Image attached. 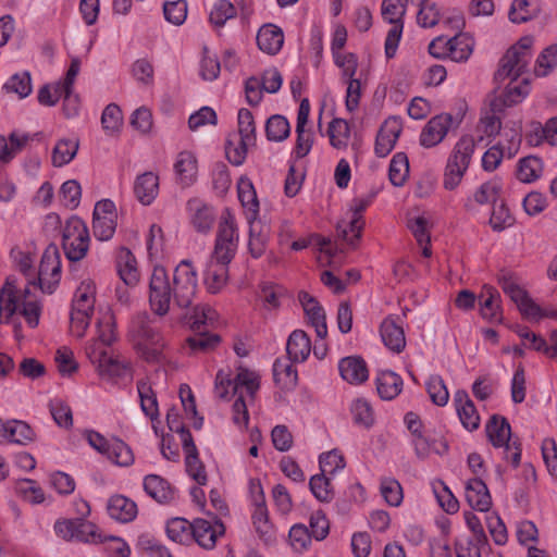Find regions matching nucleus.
<instances>
[{"mask_svg": "<svg viewBox=\"0 0 557 557\" xmlns=\"http://www.w3.org/2000/svg\"><path fill=\"white\" fill-rule=\"evenodd\" d=\"M196 292L197 273L189 260L181 261L175 268L172 283L163 267H154L149 282V304L157 315L169 312L172 298L178 308L193 309Z\"/></svg>", "mask_w": 557, "mask_h": 557, "instance_id": "nucleus-1", "label": "nucleus"}, {"mask_svg": "<svg viewBox=\"0 0 557 557\" xmlns=\"http://www.w3.org/2000/svg\"><path fill=\"white\" fill-rule=\"evenodd\" d=\"M214 311L207 305H195L184 315V322L189 325L194 335L186 338L188 347L194 352H208L213 350L221 342L218 334L207 332L208 320H213Z\"/></svg>", "mask_w": 557, "mask_h": 557, "instance_id": "nucleus-2", "label": "nucleus"}, {"mask_svg": "<svg viewBox=\"0 0 557 557\" xmlns=\"http://www.w3.org/2000/svg\"><path fill=\"white\" fill-rule=\"evenodd\" d=\"M475 149V140L471 135H463L454 146L448 157L443 186L447 190L455 189L467 172Z\"/></svg>", "mask_w": 557, "mask_h": 557, "instance_id": "nucleus-3", "label": "nucleus"}, {"mask_svg": "<svg viewBox=\"0 0 557 557\" xmlns=\"http://www.w3.org/2000/svg\"><path fill=\"white\" fill-rule=\"evenodd\" d=\"M237 247L238 233L235 216L230 208H225L220 218L210 260L228 265L236 255Z\"/></svg>", "mask_w": 557, "mask_h": 557, "instance_id": "nucleus-4", "label": "nucleus"}, {"mask_svg": "<svg viewBox=\"0 0 557 557\" xmlns=\"http://www.w3.org/2000/svg\"><path fill=\"white\" fill-rule=\"evenodd\" d=\"M485 433L495 448L505 449V459L517 468L521 460V444L518 441H511V426L508 420L500 414L491 416L485 425Z\"/></svg>", "mask_w": 557, "mask_h": 557, "instance_id": "nucleus-5", "label": "nucleus"}, {"mask_svg": "<svg viewBox=\"0 0 557 557\" xmlns=\"http://www.w3.org/2000/svg\"><path fill=\"white\" fill-rule=\"evenodd\" d=\"M89 232L85 222L77 218H71L63 227L62 248L70 261L82 260L89 247Z\"/></svg>", "mask_w": 557, "mask_h": 557, "instance_id": "nucleus-6", "label": "nucleus"}, {"mask_svg": "<svg viewBox=\"0 0 557 557\" xmlns=\"http://www.w3.org/2000/svg\"><path fill=\"white\" fill-rule=\"evenodd\" d=\"M61 280V258L58 246L50 244L44 251L38 275L29 285L38 286L42 293L53 294Z\"/></svg>", "mask_w": 557, "mask_h": 557, "instance_id": "nucleus-7", "label": "nucleus"}, {"mask_svg": "<svg viewBox=\"0 0 557 557\" xmlns=\"http://www.w3.org/2000/svg\"><path fill=\"white\" fill-rule=\"evenodd\" d=\"M375 194H370L366 197L354 198L350 210L352 212L349 222H339L336 226L338 237L345 240L351 247H356L361 238L364 227V220L362 216L363 211L371 205Z\"/></svg>", "mask_w": 557, "mask_h": 557, "instance_id": "nucleus-8", "label": "nucleus"}, {"mask_svg": "<svg viewBox=\"0 0 557 557\" xmlns=\"http://www.w3.org/2000/svg\"><path fill=\"white\" fill-rule=\"evenodd\" d=\"M250 487L252 492L258 490V497L255 498L256 509L252 513V524L260 540L265 544H272L275 541V531L269 521L262 485L259 480H250Z\"/></svg>", "mask_w": 557, "mask_h": 557, "instance_id": "nucleus-9", "label": "nucleus"}, {"mask_svg": "<svg viewBox=\"0 0 557 557\" xmlns=\"http://www.w3.org/2000/svg\"><path fill=\"white\" fill-rule=\"evenodd\" d=\"M451 124L453 116L449 113L433 116L422 128L420 145L424 148L435 147L445 138Z\"/></svg>", "mask_w": 557, "mask_h": 557, "instance_id": "nucleus-10", "label": "nucleus"}, {"mask_svg": "<svg viewBox=\"0 0 557 557\" xmlns=\"http://www.w3.org/2000/svg\"><path fill=\"white\" fill-rule=\"evenodd\" d=\"M401 133V122L396 116H391L384 121L380 127L374 145L375 154L384 158L394 149L395 144Z\"/></svg>", "mask_w": 557, "mask_h": 557, "instance_id": "nucleus-11", "label": "nucleus"}, {"mask_svg": "<svg viewBox=\"0 0 557 557\" xmlns=\"http://www.w3.org/2000/svg\"><path fill=\"white\" fill-rule=\"evenodd\" d=\"M191 530L193 541L206 549H212L216 539L225 533V527L220 519H215L214 523L201 518L195 519Z\"/></svg>", "mask_w": 557, "mask_h": 557, "instance_id": "nucleus-12", "label": "nucleus"}, {"mask_svg": "<svg viewBox=\"0 0 557 557\" xmlns=\"http://www.w3.org/2000/svg\"><path fill=\"white\" fill-rule=\"evenodd\" d=\"M298 300L301 304L306 315L314 327L318 337L324 338L327 335L326 317L324 309L319 301L309 293L301 290L298 294Z\"/></svg>", "mask_w": 557, "mask_h": 557, "instance_id": "nucleus-13", "label": "nucleus"}, {"mask_svg": "<svg viewBox=\"0 0 557 557\" xmlns=\"http://www.w3.org/2000/svg\"><path fill=\"white\" fill-rule=\"evenodd\" d=\"M187 209L190 213V222L198 233L206 234L211 231L216 218L212 206L199 199H190L187 202Z\"/></svg>", "mask_w": 557, "mask_h": 557, "instance_id": "nucleus-14", "label": "nucleus"}, {"mask_svg": "<svg viewBox=\"0 0 557 557\" xmlns=\"http://www.w3.org/2000/svg\"><path fill=\"white\" fill-rule=\"evenodd\" d=\"M454 403L461 424L469 431H474L480 426V416L465 389H458L454 395Z\"/></svg>", "mask_w": 557, "mask_h": 557, "instance_id": "nucleus-15", "label": "nucleus"}, {"mask_svg": "<svg viewBox=\"0 0 557 557\" xmlns=\"http://www.w3.org/2000/svg\"><path fill=\"white\" fill-rule=\"evenodd\" d=\"M525 59L517 54L516 49H508L505 55L500 59L499 67L494 75V79L496 83L500 84L505 79L510 78V81H517V78L522 75L525 70Z\"/></svg>", "mask_w": 557, "mask_h": 557, "instance_id": "nucleus-16", "label": "nucleus"}, {"mask_svg": "<svg viewBox=\"0 0 557 557\" xmlns=\"http://www.w3.org/2000/svg\"><path fill=\"white\" fill-rule=\"evenodd\" d=\"M144 490L159 504H169L176 497V488L158 474H148L144 478Z\"/></svg>", "mask_w": 557, "mask_h": 557, "instance_id": "nucleus-17", "label": "nucleus"}, {"mask_svg": "<svg viewBox=\"0 0 557 557\" xmlns=\"http://www.w3.org/2000/svg\"><path fill=\"white\" fill-rule=\"evenodd\" d=\"M182 447L185 453L186 472L199 485H206L208 482L206 468L199 458L198 449L195 445L194 438L187 437V441H184Z\"/></svg>", "mask_w": 557, "mask_h": 557, "instance_id": "nucleus-18", "label": "nucleus"}, {"mask_svg": "<svg viewBox=\"0 0 557 557\" xmlns=\"http://www.w3.org/2000/svg\"><path fill=\"white\" fill-rule=\"evenodd\" d=\"M339 374L349 384H361L368 380L369 371L360 356L342 358L338 362Z\"/></svg>", "mask_w": 557, "mask_h": 557, "instance_id": "nucleus-19", "label": "nucleus"}, {"mask_svg": "<svg viewBox=\"0 0 557 557\" xmlns=\"http://www.w3.org/2000/svg\"><path fill=\"white\" fill-rule=\"evenodd\" d=\"M380 334L384 345L393 352H401L406 347L404 329L392 317L383 320L380 326Z\"/></svg>", "mask_w": 557, "mask_h": 557, "instance_id": "nucleus-20", "label": "nucleus"}, {"mask_svg": "<svg viewBox=\"0 0 557 557\" xmlns=\"http://www.w3.org/2000/svg\"><path fill=\"white\" fill-rule=\"evenodd\" d=\"M466 499L469 506L479 511H488L492 505V497L483 480L475 478L468 481L466 485Z\"/></svg>", "mask_w": 557, "mask_h": 557, "instance_id": "nucleus-21", "label": "nucleus"}, {"mask_svg": "<svg viewBox=\"0 0 557 557\" xmlns=\"http://www.w3.org/2000/svg\"><path fill=\"white\" fill-rule=\"evenodd\" d=\"M107 510L109 516L122 523L133 521L138 513L137 505L124 495H113L109 498Z\"/></svg>", "mask_w": 557, "mask_h": 557, "instance_id": "nucleus-22", "label": "nucleus"}, {"mask_svg": "<svg viewBox=\"0 0 557 557\" xmlns=\"http://www.w3.org/2000/svg\"><path fill=\"white\" fill-rule=\"evenodd\" d=\"M159 176L153 172H145L138 175L134 183V194L137 200L149 206L158 196Z\"/></svg>", "mask_w": 557, "mask_h": 557, "instance_id": "nucleus-23", "label": "nucleus"}, {"mask_svg": "<svg viewBox=\"0 0 557 557\" xmlns=\"http://www.w3.org/2000/svg\"><path fill=\"white\" fill-rule=\"evenodd\" d=\"M479 299L482 317L491 322H502L503 314L498 290L493 286L484 285Z\"/></svg>", "mask_w": 557, "mask_h": 557, "instance_id": "nucleus-24", "label": "nucleus"}, {"mask_svg": "<svg viewBox=\"0 0 557 557\" xmlns=\"http://www.w3.org/2000/svg\"><path fill=\"white\" fill-rule=\"evenodd\" d=\"M283 44V30L273 24L263 25L257 34L259 49L268 54H276L282 49Z\"/></svg>", "mask_w": 557, "mask_h": 557, "instance_id": "nucleus-25", "label": "nucleus"}, {"mask_svg": "<svg viewBox=\"0 0 557 557\" xmlns=\"http://www.w3.org/2000/svg\"><path fill=\"white\" fill-rule=\"evenodd\" d=\"M174 170L178 183L183 187L190 186L196 181L198 172L197 159L195 154L190 151H181L177 154Z\"/></svg>", "mask_w": 557, "mask_h": 557, "instance_id": "nucleus-26", "label": "nucleus"}, {"mask_svg": "<svg viewBox=\"0 0 557 557\" xmlns=\"http://www.w3.org/2000/svg\"><path fill=\"white\" fill-rule=\"evenodd\" d=\"M311 351V341L302 330H295L287 339L286 352L292 362H304Z\"/></svg>", "mask_w": 557, "mask_h": 557, "instance_id": "nucleus-27", "label": "nucleus"}, {"mask_svg": "<svg viewBox=\"0 0 557 557\" xmlns=\"http://www.w3.org/2000/svg\"><path fill=\"white\" fill-rule=\"evenodd\" d=\"M131 330L137 337L151 345H157L161 342V335L153 326V321L147 312H139L133 318Z\"/></svg>", "mask_w": 557, "mask_h": 557, "instance_id": "nucleus-28", "label": "nucleus"}, {"mask_svg": "<svg viewBox=\"0 0 557 557\" xmlns=\"http://www.w3.org/2000/svg\"><path fill=\"white\" fill-rule=\"evenodd\" d=\"M403 379L393 371H381L376 377V389L382 399L392 400L403 389Z\"/></svg>", "mask_w": 557, "mask_h": 557, "instance_id": "nucleus-29", "label": "nucleus"}, {"mask_svg": "<svg viewBox=\"0 0 557 557\" xmlns=\"http://www.w3.org/2000/svg\"><path fill=\"white\" fill-rule=\"evenodd\" d=\"M18 302L16 287L8 278L0 290V323H9L11 317L17 311Z\"/></svg>", "mask_w": 557, "mask_h": 557, "instance_id": "nucleus-30", "label": "nucleus"}, {"mask_svg": "<svg viewBox=\"0 0 557 557\" xmlns=\"http://www.w3.org/2000/svg\"><path fill=\"white\" fill-rule=\"evenodd\" d=\"M228 278V265L209 260L205 271V284L211 294L219 293Z\"/></svg>", "mask_w": 557, "mask_h": 557, "instance_id": "nucleus-31", "label": "nucleus"}, {"mask_svg": "<svg viewBox=\"0 0 557 557\" xmlns=\"http://www.w3.org/2000/svg\"><path fill=\"white\" fill-rule=\"evenodd\" d=\"M116 268L121 280L128 286H134L138 282V270L136 259L129 249L122 247L117 257Z\"/></svg>", "mask_w": 557, "mask_h": 557, "instance_id": "nucleus-32", "label": "nucleus"}, {"mask_svg": "<svg viewBox=\"0 0 557 557\" xmlns=\"http://www.w3.org/2000/svg\"><path fill=\"white\" fill-rule=\"evenodd\" d=\"M238 199L242 206L249 211L247 216L248 223L251 224L256 220L259 211V201L255 187L250 180L240 178L237 184Z\"/></svg>", "mask_w": 557, "mask_h": 557, "instance_id": "nucleus-33", "label": "nucleus"}, {"mask_svg": "<svg viewBox=\"0 0 557 557\" xmlns=\"http://www.w3.org/2000/svg\"><path fill=\"white\" fill-rule=\"evenodd\" d=\"M193 522L185 518H172L166 523V534L170 540L180 544L193 542Z\"/></svg>", "mask_w": 557, "mask_h": 557, "instance_id": "nucleus-34", "label": "nucleus"}, {"mask_svg": "<svg viewBox=\"0 0 557 557\" xmlns=\"http://www.w3.org/2000/svg\"><path fill=\"white\" fill-rule=\"evenodd\" d=\"M12 443L20 445H27L35 438L33 429L24 421L13 420L5 423V435Z\"/></svg>", "mask_w": 557, "mask_h": 557, "instance_id": "nucleus-35", "label": "nucleus"}, {"mask_svg": "<svg viewBox=\"0 0 557 557\" xmlns=\"http://www.w3.org/2000/svg\"><path fill=\"white\" fill-rule=\"evenodd\" d=\"M273 379L281 388H293L297 385V370L292 363L276 359L273 364Z\"/></svg>", "mask_w": 557, "mask_h": 557, "instance_id": "nucleus-36", "label": "nucleus"}, {"mask_svg": "<svg viewBox=\"0 0 557 557\" xmlns=\"http://www.w3.org/2000/svg\"><path fill=\"white\" fill-rule=\"evenodd\" d=\"M96 285L91 280L83 281L76 288L72 308L94 312Z\"/></svg>", "mask_w": 557, "mask_h": 557, "instance_id": "nucleus-37", "label": "nucleus"}, {"mask_svg": "<svg viewBox=\"0 0 557 557\" xmlns=\"http://www.w3.org/2000/svg\"><path fill=\"white\" fill-rule=\"evenodd\" d=\"M327 135L332 147L345 149L350 137V127L345 120L335 117L329 124Z\"/></svg>", "mask_w": 557, "mask_h": 557, "instance_id": "nucleus-38", "label": "nucleus"}, {"mask_svg": "<svg viewBox=\"0 0 557 557\" xmlns=\"http://www.w3.org/2000/svg\"><path fill=\"white\" fill-rule=\"evenodd\" d=\"M543 162L535 156H528L519 161L517 177L522 183H531L540 177Z\"/></svg>", "mask_w": 557, "mask_h": 557, "instance_id": "nucleus-39", "label": "nucleus"}, {"mask_svg": "<svg viewBox=\"0 0 557 557\" xmlns=\"http://www.w3.org/2000/svg\"><path fill=\"white\" fill-rule=\"evenodd\" d=\"M78 140L61 139L52 150V164L61 168L70 163L77 153Z\"/></svg>", "mask_w": 557, "mask_h": 557, "instance_id": "nucleus-40", "label": "nucleus"}, {"mask_svg": "<svg viewBox=\"0 0 557 557\" xmlns=\"http://www.w3.org/2000/svg\"><path fill=\"white\" fill-rule=\"evenodd\" d=\"M409 174V162L406 153L397 152L393 156L389 169L388 177L394 186L400 187L405 184Z\"/></svg>", "mask_w": 557, "mask_h": 557, "instance_id": "nucleus-41", "label": "nucleus"}, {"mask_svg": "<svg viewBox=\"0 0 557 557\" xmlns=\"http://www.w3.org/2000/svg\"><path fill=\"white\" fill-rule=\"evenodd\" d=\"M290 134L287 119L280 114L270 116L265 123V135L270 141H283Z\"/></svg>", "mask_w": 557, "mask_h": 557, "instance_id": "nucleus-42", "label": "nucleus"}, {"mask_svg": "<svg viewBox=\"0 0 557 557\" xmlns=\"http://www.w3.org/2000/svg\"><path fill=\"white\" fill-rule=\"evenodd\" d=\"M473 51V40L463 34L451 38L448 58L455 62L467 61Z\"/></svg>", "mask_w": 557, "mask_h": 557, "instance_id": "nucleus-43", "label": "nucleus"}, {"mask_svg": "<svg viewBox=\"0 0 557 557\" xmlns=\"http://www.w3.org/2000/svg\"><path fill=\"white\" fill-rule=\"evenodd\" d=\"M425 386L434 405L443 407L448 403L449 393L441 375H431L426 381Z\"/></svg>", "mask_w": 557, "mask_h": 557, "instance_id": "nucleus-44", "label": "nucleus"}, {"mask_svg": "<svg viewBox=\"0 0 557 557\" xmlns=\"http://www.w3.org/2000/svg\"><path fill=\"white\" fill-rule=\"evenodd\" d=\"M536 15V7L530 0H513L508 12L510 22L525 23Z\"/></svg>", "mask_w": 557, "mask_h": 557, "instance_id": "nucleus-45", "label": "nucleus"}, {"mask_svg": "<svg viewBox=\"0 0 557 557\" xmlns=\"http://www.w3.org/2000/svg\"><path fill=\"white\" fill-rule=\"evenodd\" d=\"M107 457L114 463L128 467L134 462V454L132 448L122 440L113 438L110 445V453Z\"/></svg>", "mask_w": 557, "mask_h": 557, "instance_id": "nucleus-46", "label": "nucleus"}, {"mask_svg": "<svg viewBox=\"0 0 557 557\" xmlns=\"http://www.w3.org/2000/svg\"><path fill=\"white\" fill-rule=\"evenodd\" d=\"M309 487L313 496L322 503H330L334 497L330 479L323 473L312 475Z\"/></svg>", "mask_w": 557, "mask_h": 557, "instance_id": "nucleus-47", "label": "nucleus"}, {"mask_svg": "<svg viewBox=\"0 0 557 557\" xmlns=\"http://www.w3.org/2000/svg\"><path fill=\"white\" fill-rule=\"evenodd\" d=\"M101 124L108 135L119 133L123 124V115L120 107L115 103L108 104L102 112Z\"/></svg>", "mask_w": 557, "mask_h": 557, "instance_id": "nucleus-48", "label": "nucleus"}, {"mask_svg": "<svg viewBox=\"0 0 557 557\" xmlns=\"http://www.w3.org/2000/svg\"><path fill=\"white\" fill-rule=\"evenodd\" d=\"M380 490L388 505L398 507L401 504L404 499L403 487L397 480L393 478L382 479Z\"/></svg>", "mask_w": 557, "mask_h": 557, "instance_id": "nucleus-49", "label": "nucleus"}, {"mask_svg": "<svg viewBox=\"0 0 557 557\" xmlns=\"http://www.w3.org/2000/svg\"><path fill=\"white\" fill-rule=\"evenodd\" d=\"M50 413L54 422L64 429L73 425V413L71 407L61 399L51 400L49 404Z\"/></svg>", "mask_w": 557, "mask_h": 557, "instance_id": "nucleus-50", "label": "nucleus"}, {"mask_svg": "<svg viewBox=\"0 0 557 557\" xmlns=\"http://www.w3.org/2000/svg\"><path fill=\"white\" fill-rule=\"evenodd\" d=\"M417 22L422 27H433L440 21V10L431 0H420Z\"/></svg>", "mask_w": 557, "mask_h": 557, "instance_id": "nucleus-51", "label": "nucleus"}, {"mask_svg": "<svg viewBox=\"0 0 557 557\" xmlns=\"http://www.w3.org/2000/svg\"><path fill=\"white\" fill-rule=\"evenodd\" d=\"M238 133L244 143H256V125L252 113L248 109L238 111Z\"/></svg>", "mask_w": 557, "mask_h": 557, "instance_id": "nucleus-52", "label": "nucleus"}, {"mask_svg": "<svg viewBox=\"0 0 557 557\" xmlns=\"http://www.w3.org/2000/svg\"><path fill=\"white\" fill-rule=\"evenodd\" d=\"M557 63V45L545 48L537 57L534 72L536 76L544 77Z\"/></svg>", "mask_w": 557, "mask_h": 557, "instance_id": "nucleus-53", "label": "nucleus"}, {"mask_svg": "<svg viewBox=\"0 0 557 557\" xmlns=\"http://www.w3.org/2000/svg\"><path fill=\"white\" fill-rule=\"evenodd\" d=\"M164 17L174 25H182L187 17L186 0H175L165 2L163 5Z\"/></svg>", "mask_w": 557, "mask_h": 557, "instance_id": "nucleus-54", "label": "nucleus"}, {"mask_svg": "<svg viewBox=\"0 0 557 557\" xmlns=\"http://www.w3.org/2000/svg\"><path fill=\"white\" fill-rule=\"evenodd\" d=\"M502 190V183L494 178L486 183H483L474 194V200L479 205H485L488 202L495 203L499 197Z\"/></svg>", "mask_w": 557, "mask_h": 557, "instance_id": "nucleus-55", "label": "nucleus"}, {"mask_svg": "<svg viewBox=\"0 0 557 557\" xmlns=\"http://www.w3.org/2000/svg\"><path fill=\"white\" fill-rule=\"evenodd\" d=\"M236 15V9L228 0H219L212 11L209 20L215 26H223L225 22Z\"/></svg>", "mask_w": 557, "mask_h": 557, "instance_id": "nucleus-56", "label": "nucleus"}, {"mask_svg": "<svg viewBox=\"0 0 557 557\" xmlns=\"http://www.w3.org/2000/svg\"><path fill=\"white\" fill-rule=\"evenodd\" d=\"M60 195L65 207L73 210L78 207L82 197V187L76 180L64 182L60 188Z\"/></svg>", "mask_w": 557, "mask_h": 557, "instance_id": "nucleus-57", "label": "nucleus"}, {"mask_svg": "<svg viewBox=\"0 0 557 557\" xmlns=\"http://www.w3.org/2000/svg\"><path fill=\"white\" fill-rule=\"evenodd\" d=\"M116 228V222L113 216H94L92 231L96 238L100 240L110 239Z\"/></svg>", "mask_w": 557, "mask_h": 557, "instance_id": "nucleus-58", "label": "nucleus"}, {"mask_svg": "<svg viewBox=\"0 0 557 557\" xmlns=\"http://www.w3.org/2000/svg\"><path fill=\"white\" fill-rule=\"evenodd\" d=\"M511 223L512 216L507 206L504 202L497 203V201L493 203V211L490 219L492 228L496 232H500L511 225Z\"/></svg>", "mask_w": 557, "mask_h": 557, "instance_id": "nucleus-59", "label": "nucleus"}, {"mask_svg": "<svg viewBox=\"0 0 557 557\" xmlns=\"http://www.w3.org/2000/svg\"><path fill=\"white\" fill-rule=\"evenodd\" d=\"M351 413L355 423L369 428L373 424V411L370 404L364 399H357L351 406Z\"/></svg>", "mask_w": 557, "mask_h": 557, "instance_id": "nucleus-60", "label": "nucleus"}, {"mask_svg": "<svg viewBox=\"0 0 557 557\" xmlns=\"http://www.w3.org/2000/svg\"><path fill=\"white\" fill-rule=\"evenodd\" d=\"M330 531V523L322 510L313 512L310 517L309 532L317 541L324 540Z\"/></svg>", "mask_w": 557, "mask_h": 557, "instance_id": "nucleus-61", "label": "nucleus"}, {"mask_svg": "<svg viewBox=\"0 0 557 557\" xmlns=\"http://www.w3.org/2000/svg\"><path fill=\"white\" fill-rule=\"evenodd\" d=\"M101 376L120 377L124 374L125 364L119 360L117 356L109 354L107 358L97 367Z\"/></svg>", "mask_w": 557, "mask_h": 557, "instance_id": "nucleus-62", "label": "nucleus"}, {"mask_svg": "<svg viewBox=\"0 0 557 557\" xmlns=\"http://www.w3.org/2000/svg\"><path fill=\"white\" fill-rule=\"evenodd\" d=\"M321 473H335L345 467L344 456L336 450L322 454L319 458Z\"/></svg>", "mask_w": 557, "mask_h": 557, "instance_id": "nucleus-63", "label": "nucleus"}, {"mask_svg": "<svg viewBox=\"0 0 557 557\" xmlns=\"http://www.w3.org/2000/svg\"><path fill=\"white\" fill-rule=\"evenodd\" d=\"M9 91L16 92L21 98L27 97L32 92V79L29 73L15 74L4 85Z\"/></svg>", "mask_w": 557, "mask_h": 557, "instance_id": "nucleus-64", "label": "nucleus"}]
</instances>
